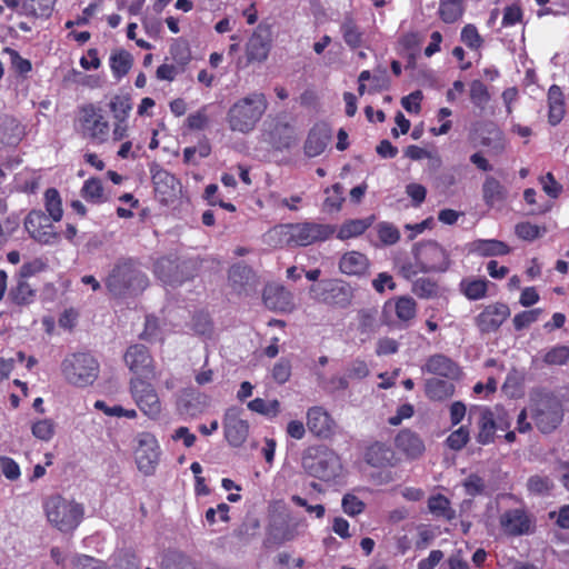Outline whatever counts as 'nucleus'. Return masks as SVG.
Wrapping results in <instances>:
<instances>
[{"mask_svg":"<svg viewBox=\"0 0 569 569\" xmlns=\"http://www.w3.org/2000/svg\"><path fill=\"white\" fill-rule=\"evenodd\" d=\"M267 108L266 96L261 92H252L231 104L226 122L231 131L247 134L256 128Z\"/></svg>","mask_w":569,"mask_h":569,"instance_id":"1","label":"nucleus"},{"mask_svg":"<svg viewBox=\"0 0 569 569\" xmlns=\"http://www.w3.org/2000/svg\"><path fill=\"white\" fill-rule=\"evenodd\" d=\"M147 286L146 274L131 260L117 263L106 279V287L113 297L136 295Z\"/></svg>","mask_w":569,"mask_h":569,"instance_id":"2","label":"nucleus"},{"mask_svg":"<svg viewBox=\"0 0 569 569\" xmlns=\"http://www.w3.org/2000/svg\"><path fill=\"white\" fill-rule=\"evenodd\" d=\"M301 463L306 472L325 482L337 478L342 469L339 457L325 446L307 448L302 455Z\"/></svg>","mask_w":569,"mask_h":569,"instance_id":"3","label":"nucleus"},{"mask_svg":"<svg viewBox=\"0 0 569 569\" xmlns=\"http://www.w3.org/2000/svg\"><path fill=\"white\" fill-rule=\"evenodd\" d=\"M61 372L66 381L78 388L91 386L99 376V363L87 352L67 356L61 362Z\"/></svg>","mask_w":569,"mask_h":569,"instance_id":"4","label":"nucleus"},{"mask_svg":"<svg viewBox=\"0 0 569 569\" xmlns=\"http://www.w3.org/2000/svg\"><path fill=\"white\" fill-rule=\"evenodd\" d=\"M48 520L60 531L73 530L80 522L83 508L76 500H47Z\"/></svg>","mask_w":569,"mask_h":569,"instance_id":"5","label":"nucleus"},{"mask_svg":"<svg viewBox=\"0 0 569 569\" xmlns=\"http://www.w3.org/2000/svg\"><path fill=\"white\" fill-rule=\"evenodd\" d=\"M532 401L531 417L538 429L543 433L555 430L562 420L561 406L557 398L539 393Z\"/></svg>","mask_w":569,"mask_h":569,"instance_id":"6","label":"nucleus"},{"mask_svg":"<svg viewBox=\"0 0 569 569\" xmlns=\"http://www.w3.org/2000/svg\"><path fill=\"white\" fill-rule=\"evenodd\" d=\"M412 253L417 266H419V270L422 273L445 272L449 269V256L436 241L415 244Z\"/></svg>","mask_w":569,"mask_h":569,"instance_id":"7","label":"nucleus"},{"mask_svg":"<svg viewBox=\"0 0 569 569\" xmlns=\"http://www.w3.org/2000/svg\"><path fill=\"white\" fill-rule=\"evenodd\" d=\"M311 291L316 292L319 301L342 309L349 307L353 299L351 286L338 279L322 281L312 287Z\"/></svg>","mask_w":569,"mask_h":569,"instance_id":"8","label":"nucleus"},{"mask_svg":"<svg viewBox=\"0 0 569 569\" xmlns=\"http://www.w3.org/2000/svg\"><path fill=\"white\" fill-rule=\"evenodd\" d=\"M287 243L306 247L329 238L333 232L329 226L305 222L286 226Z\"/></svg>","mask_w":569,"mask_h":569,"instance_id":"9","label":"nucleus"},{"mask_svg":"<svg viewBox=\"0 0 569 569\" xmlns=\"http://www.w3.org/2000/svg\"><path fill=\"white\" fill-rule=\"evenodd\" d=\"M138 469L146 476L152 475L159 461V449L156 438L148 432L139 433L134 451Z\"/></svg>","mask_w":569,"mask_h":569,"instance_id":"10","label":"nucleus"},{"mask_svg":"<svg viewBox=\"0 0 569 569\" xmlns=\"http://www.w3.org/2000/svg\"><path fill=\"white\" fill-rule=\"evenodd\" d=\"M24 227L30 237L40 243H53L59 238V234L53 231L50 217L41 210L30 211L26 218Z\"/></svg>","mask_w":569,"mask_h":569,"instance_id":"11","label":"nucleus"},{"mask_svg":"<svg viewBox=\"0 0 569 569\" xmlns=\"http://www.w3.org/2000/svg\"><path fill=\"white\" fill-rule=\"evenodd\" d=\"M131 393L138 407L148 416L156 417L161 411L159 397L154 388L147 381L134 378L130 381Z\"/></svg>","mask_w":569,"mask_h":569,"instance_id":"12","label":"nucleus"},{"mask_svg":"<svg viewBox=\"0 0 569 569\" xmlns=\"http://www.w3.org/2000/svg\"><path fill=\"white\" fill-rule=\"evenodd\" d=\"M81 121L86 132L93 140L103 142L109 136V122L104 120L102 110L94 104H86L81 108Z\"/></svg>","mask_w":569,"mask_h":569,"instance_id":"13","label":"nucleus"},{"mask_svg":"<svg viewBox=\"0 0 569 569\" xmlns=\"http://www.w3.org/2000/svg\"><path fill=\"white\" fill-rule=\"evenodd\" d=\"M224 437L232 447H240L249 436V423L240 418V412L236 408H230L223 417Z\"/></svg>","mask_w":569,"mask_h":569,"instance_id":"14","label":"nucleus"},{"mask_svg":"<svg viewBox=\"0 0 569 569\" xmlns=\"http://www.w3.org/2000/svg\"><path fill=\"white\" fill-rule=\"evenodd\" d=\"M510 316L509 307L505 303L497 302L487 306L476 319V326L483 335L497 331L506 319Z\"/></svg>","mask_w":569,"mask_h":569,"instance_id":"15","label":"nucleus"},{"mask_svg":"<svg viewBox=\"0 0 569 569\" xmlns=\"http://www.w3.org/2000/svg\"><path fill=\"white\" fill-rule=\"evenodd\" d=\"M262 299L264 306L272 311L289 312L295 308L292 293L280 284H267Z\"/></svg>","mask_w":569,"mask_h":569,"instance_id":"16","label":"nucleus"},{"mask_svg":"<svg viewBox=\"0 0 569 569\" xmlns=\"http://www.w3.org/2000/svg\"><path fill=\"white\" fill-rule=\"evenodd\" d=\"M271 47L270 32L266 28L258 27L249 38L246 46L248 62H262L268 58Z\"/></svg>","mask_w":569,"mask_h":569,"instance_id":"17","label":"nucleus"},{"mask_svg":"<svg viewBox=\"0 0 569 569\" xmlns=\"http://www.w3.org/2000/svg\"><path fill=\"white\" fill-rule=\"evenodd\" d=\"M228 279L230 286L238 295H247L251 289L256 287V273L253 270L242 263H234L228 271Z\"/></svg>","mask_w":569,"mask_h":569,"instance_id":"18","label":"nucleus"},{"mask_svg":"<svg viewBox=\"0 0 569 569\" xmlns=\"http://www.w3.org/2000/svg\"><path fill=\"white\" fill-rule=\"evenodd\" d=\"M124 361L129 369L137 375L148 377L152 372V358L142 345L131 346L124 355Z\"/></svg>","mask_w":569,"mask_h":569,"instance_id":"19","label":"nucleus"},{"mask_svg":"<svg viewBox=\"0 0 569 569\" xmlns=\"http://www.w3.org/2000/svg\"><path fill=\"white\" fill-rule=\"evenodd\" d=\"M208 407V398L192 389L184 390L177 402V408L181 415L194 418L202 413Z\"/></svg>","mask_w":569,"mask_h":569,"instance_id":"20","label":"nucleus"},{"mask_svg":"<svg viewBox=\"0 0 569 569\" xmlns=\"http://www.w3.org/2000/svg\"><path fill=\"white\" fill-rule=\"evenodd\" d=\"M422 371L453 380L460 376V369L456 362L445 355L438 353L429 357L422 367Z\"/></svg>","mask_w":569,"mask_h":569,"instance_id":"21","label":"nucleus"},{"mask_svg":"<svg viewBox=\"0 0 569 569\" xmlns=\"http://www.w3.org/2000/svg\"><path fill=\"white\" fill-rule=\"evenodd\" d=\"M307 426L317 437L328 438L333 431L335 422L321 407H312L307 412Z\"/></svg>","mask_w":569,"mask_h":569,"instance_id":"22","label":"nucleus"},{"mask_svg":"<svg viewBox=\"0 0 569 569\" xmlns=\"http://www.w3.org/2000/svg\"><path fill=\"white\" fill-rule=\"evenodd\" d=\"M501 527L511 536H521L530 532L531 519L521 510H511L501 516Z\"/></svg>","mask_w":569,"mask_h":569,"instance_id":"23","label":"nucleus"},{"mask_svg":"<svg viewBox=\"0 0 569 569\" xmlns=\"http://www.w3.org/2000/svg\"><path fill=\"white\" fill-rule=\"evenodd\" d=\"M395 442L396 447L410 459L420 457L426 449L422 439L409 429L401 430Z\"/></svg>","mask_w":569,"mask_h":569,"instance_id":"24","label":"nucleus"},{"mask_svg":"<svg viewBox=\"0 0 569 569\" xmlns=\"http://www.w3.org/2000/svg\"><path fill=\"white\" fill-rule=\"evenodd\" d=\"M152 183L157 193L164 198L172 197L179 190V181L177 178L160 168L158 164L151 167Z\"/></svg>","mask_w":569,"mask_h":569,"instance_id":"25","label":"nucleus"},{"mask_svg":"<svg viewBox=\"0 0 569 569\" xmlns=\"http://www.w3.org/2000/svg\"><path fill=\"white\" fill-rule=\"evenodd\" d=\"M330 139L331 133L327 127L317 126L312 128L305 142V153L310 158L321 154L327 148Z\"/></svg>","mask_w":569,"mask_h":569,"instance_id":"26","label":"nucleus"},{"mask_svg":"<svg viewBox=\"0 0 569 569\" xmlns=\"http://www.w3.org/2000/svg\"><path fill=\"white\" fill-rule=\"evenodd\" d=\"M369 267L367 257L358 251L345 253L339 261V269L348 276H361Z\"/></svg>","mask_w":569,"mask_h":569,"instance_id":"27","label":"nucleus"},{"mask_svg":"<svg viewBox=\"0 0 569 569\" xmlns=\"http://www.w3.org/2000/svg\"><path fill=\"white\" fill-rule=\"evenodd\" d=\"M272 144L281 150L290 148L297 140L295 128L286 122L278 120L270 131Z\"/></svg>","mask_w":569,"mask_h":569,"instance_id":"28","label":"nucleus"},{"mask_svg":"<svg viewBox=\"0 0 569 569\" xmlns=\"http://www.w3.org/2000/svg\"><path fill=\"white\" fill-rule=\"evenodd\" d=\"M470 251L481 257L503 256L510 252L507 243L496 239H479L470 244Z\"/></svg>","mask_w":569,"mask_h":569,"instance_id":"29","label":"nucleus"},{"mask_svg":"<svg viewBox=\"0 0 569 569\" xmlns=\"http://www.w3.org/2000/svg\"><path fill=\"white\" fill-rule=\"evenodd\" d=\"M507 189L495 177L488 176L482 184V198L487 206L502 203L507 198Z\"/></svg>","mask_w":569,"mask_h":569,"instance_id":"30","label":"nucleus"},{"mask_svg":"<svg viewBox=\"0 0 569 569\" xmlns=\"http://www.w3.org/2000/svg\"><path fill=\"white\" fill-rule=\"evenodd\" d=\"M393 451L381 442H376L367 449L366 461L372 467L382 468L391 465Z\"/></svg>","mask_w":569,"mask_h":569,"instance_id":"31","label":"nucleus"},{"mask_svg":"<svg viewBox=\"0 0 569 569\" xmlns=\"http://www.w3.org/2000/svg\"><path fill=\"white\" fill-rule=\"evenodd\" d=\"M480 142L495 153H501L505 150L503 133L495 123H487L482 128Z\"/></svg>","mask_w":569,"mask_h":569,"instance_id":"32","label":"nucleus"},{"mask_svg":"<svg viewBox=\"0 0 569 569\" xmlns=\"http://www.w3.org/2000/svg\"><path fill=\"white\" fill-rule=\"evenodd\" d=\"M56 0H24L20 7V14L33 18H48L51 16Z\"/></svg>","mask_w":569,"mask_h":569,"instance_id":"33","label":"nucleus"},{"mask_svg":"<svg viewBox=\"0 0 569 569\" xmlns=\"http://www.w3.org/2000/svg\"><path fill=\"white\" fill-rule=\"evenodd\" d=\"M306 530V525L301 521H289L283 528L272 526L270 536L277 543L291 541L298 536L302 535Z\"/></svg>","mask_w":569,"mask_h":569,"instance_id":"34","label":"nucleus"},{"mask_svg":"<svg viewBox=\"0 0 569 569\" xmlns=\"http://www.w3.org/2000/svg\"><path fill=\"white\" fill-rule=\"evenodd\" d=\"M548 102L549 122L552 126H556L561 121L565 114L563 96L561 89L558 86L553 84L549 88Z\"/></svg>","mask_w":569,"mask_h":569,"instance_id":"35","label":"nucleus"},{"mask_svg":"<svg viewBox=\"0 0 569 569\" xmlns=\"http://www.w3.org/2000/svg\"><path fill=\"white\" fill-rule=\"evenodd\" d=\"M342 38L347 46L356 49L362 44L363 33L351 16H346L340 26Z\"/></svg>","mask_w":569,"mask_h":569,"instance_id":"36","label":"nucleus"},{"mask_svg":"<svg viewBox=\"0 0 569 569\" xmlns=\"http://www.w3.org/2000/svg\"><path fill=\"white\" fill-rule=\"evenodd\" d=\"M455 386L448 380L430 378L426 381V395L432 400H443L451 397Z\"/></svg>","mask_w":569,"mask_h":569,"instance_id":"37","label":"nucleus"},{"mask_svg":"<svg viewBox=\"0 0 569 569\" xmlns=\"http://www.w3.org/2000/svg\"><path fill=\"white\" fill-rule=\"evenodd\" d=\"M465 0H440L439 16L445 23L458 21L463 13Z\"/></svg>","mask_w":569,"mask_h":569,"instance_id":"38","label":"nucleus"},{"mask_svg":"<svg viewBox=\"0 0 569 569\" xmlns=\"http://www.w3.org/2000/svg\"><path fill=\"white\" fill-rule=\"evenodd\" d=\"M497 428L493 413L488 409L483 410L480 418V430L477 436L478 442L482 445L490 443L493 440Z\"/></svg>","mask_w":569,"mask_h":569,"instance_id":"39","label":"nucleus"},{"mask_svg":"<svg viewBox=\"0 0 569 569\" xmlns=\"http://www.w3.org/2000/svg\"><path fill=\"white\" fill-rule=\"evenodd\" d=\"M161 566L162 569H198L189 556L178 551L168 552L163 557Z\"/></svg>","mask_w":569,"mask_h":569,"instance_id":"40","label":"nucleus"},{"mask_svg":"<svg viewBox=\"0 0 569 569\" xmlns=\"http://www.w3.org/2000/svg\"><path fill=\"white\" fill-rule=\"evenodd\" d=\"M132 56L126 50H118L110 57V64L113 74L121 78L129 72L132 66Z\"/></svg>","mask_w":569,"mask_h":569,"instance_id":"41","label":"nucleus"},{"mask_svg":"<svg viewBox=\"0 0 569 569\" xmlns=\"http://www.w3.org/2000/svg\"><path fill=\"white\" fill-rule=\"evenodd\" d=\"M109 108L116 121L126 122L132 110L131 99L129 96H114L109 103Z\"/></svg>","mask_w":569,"mask_h":569,"instance_id":"42","label":"nucleus"},{"mask_svg":"<svg viewBox=\"0 0 569 569\" xmlns=\"http://www.w3.org/2000/svg\"><path fill=\"white\" fill-rule=\"evenodd\" d=\"M46 209L53 221H60L63 214L62 201L57 189L50 188L44 192Z\"/></svg>","mask_w":569,"mask_h":569,"instance_id":"43","label":"nucleus"},{"mask_svg":"<svg viewBox=\"0 0 569 569\" xmlns=\"http://www.w3.org/2000/svg\"><path fill=\"white\" fill-rule=\"evenodd\" d=\"M461 290L470 300H479L487 295L488 281L485 279L463 280Z\"/></svg>","mask_w":569,"mask_h":569,"instance_id":"44","label":"nucleus"},{"mask_svg":"<svg viewBox=\"0 0 569 569\" xmlns=\"http://www.w3.org/2000/svg\"><path fill=\"white\" fill-rule=\"evenodd\" d=\"M412 292L419 298L430 299L439 295V286L429 278H419L413 282Z\"/></svg>","mask_w":569,"mask_h":569,"instance_id":"45","label":"nucleus"},{"mask_svg":"<svg viewBox=\"0 0 569 569\" xmlns=\"http://www.w3.org/2000/svg\"><path fill=\"white\" fill-rule=\"evenodd\" d=\"M369 227V222L365 219H355L345 222L339 231H338V238L341 240H346L349 238H353L357 236L362 234L367 228Z\"/></svg>","mask_w":569,"mask_h":569,"instance_id":"46","label":"nucleus"},{"mask_svg":"<svg viewBox=\"0 0 569 569\" xmlns=\"http://www.w3.org/2000/svg\"><path fill=\"white\" fill-rule=\"evenodd\" d=\"M378 310L375 308L361 309L358 312L359 330L361 333H373L378 329Z\"/></svg>","mask_w":569,"mask_h":569,"instance_id":"47","label":"nucleus"},{"mask_svg":"<svg viewBox=\"0 0 569 569\" xmlns=\"http://www.w3.org/2000/svg\"><path fill=\"white\" fill-rule=\"evenodd\" d=\"M469 93L471 102L477 108L483 110L487 107L490 100V94L488 92L487 87L480 80H473L470 83Z\"/></svg>","mask_w":569,"mask_h":569,"instance_id":"48","label":"nucleus"},{"mask_svg":"<svg viewBox=\"0 0 569 569\" xmlns=\"http://www.w3.org/2000/svg\"><path fill=\"white\" fill-rule=\"evenodd\" d=\"M416 301L410 297H401L396 301L395 311L399 320L409 321L416 317Z\"/></svg>","mask_w":569,"mask_h":569,"instance_id":"49","label":"nucleus"},{"mask_svg":"<svg viewBox=\"0 0 569 569\" xmlns=\"http://www.w3.org/2000/svg\"><path fill=\"white\" fill-rule=\"evenodd\" d=\"M248 408L263 416L276 417L280 411V403L278 400L267 402L261 398H256L248 402Z\"/></svg>","mask_w":569,"mask_h":569,"instance_id":"50","label":"nucleus"},{"mask_svg":"<svg viewBox=\"0 0 569 569\" xmlns=\"http://www.w3.org/2000/svg\"><path fill=\"white\" fill-rule=\"evenodd\" d=\"M82 197L92 202L103 201V187L98 178L87 180L81 190Z\"/></svg>","mask_w":569,"mask_h":569,"instance_id":"51","label":"nucleus"},{"mask_svg":"<svg viewBox=\"0 0 569 569\" xmlns=\"http://www.w3.org/2000/svg\"><path fill=\"white\" fill-rule=\"evenodd\" d=\"M569 360V347L556 346L543 356V362L548 366H563Z\"/></svg>","mask_w":569,"mask_h":569,"instance_id":"52","label":"nucleus"},{"mask_svg":"<svg viewBox=\"0 0 569 569\" xmlns=\"http://www.w3.org/2000/svg\"><path fill=\"white\" fill-rule=\"evenodd\" d=\"M31 432L33 437L42 441H49L52 439L56 432V426L50 419L38 420L32 423Z\"/></svg>","mask_w":569,"mask_h":569,"instance_id":"53","label":"nucleus"},{"mask_svg":"<svg viewBox=\"0 0 569 569\" xmlns=\"http://www.w3.org/2000/svg\"><path fill=\"white\" fill-rule=\"evenodd\" d=\"M527 487L531 495L546 496L550 493L552 482L547 477L532 476L528 479Z\"/></svg>","mask_w":569,"mask_h":569,"instance_id":"54","label":"nucleus"},{"mask_svg":"<svg viewBox=\"0 0 569 569\" xmlns=\"http://www.w3.org/2000/svg\"><path fill=\"white\" fill-rule=\"evenodd\" d=\"M429 510L433 516L446 520H451L456 516L450 507V500H429Z\"/></svg>","mask_w":569,"mask_h":569,"instance_id":"55","label":"nucleus"},{"mask_svg":"<svg viewBox=\"0 0 569 569\" xmlns=\"http://www.w3.org/2000/svg\"><path fill=\"white\" fill-rule=\"evenodd\" d=\"M273 380L279 383H286L291 377V362L289 359L281 358L272 368Z\"/></svg>","mask_w":569,"mask_h":569,"instance_id":"56","label":"nucleus"},{"mask_svg":"<svg viewBox=\"0 0 569 569\" xmlns=\"http://www.w3.org/2000/svg\"><path fill=\"white\" fill-rule=\"evenodd\" d=\"M33 296V290L31 289L30 284L26 281L20 279L18 281V284L10 291L11 299L18 303L23 305L29 302V299Z\"/></svg>","mask_w":569,"mask_h":569,"instance_id":"57","label":"nucleus"},{"mask_svg":"<svg viewBox=\"0 0 569 569\" xmlns=\"http://www.w3.org/2000/svg\"><path fill=\"white\" fill-rule=\"evenodd\" d=\"M462 485L465 487L466 493L469 496L487 495L485 480L476 473H472L466 478Z\"/></svg>","mask_w":569,"mask_h":569,"instance_id":"58","label":"nucleus"},{"mask_svg":"<svg viewBox=\"0 0 569 569\" xmlns=\"http://www.w3.org/2000/svg\"><path fill=\"white\" fill-rule=\"evenodd\" d=\"M369 373L370 370L367 362L361 359H355L346 368V375L351 380H361L369 376Z\"/></svg>","mask_w":569,"mask_h":569,"instance_id":"59","label":"nucleus"},{"mask_svg":"<svg viewBox=\"0 0 569 569\" xmlns=\"http://www.w3.org/2000/svg\"><path fill=\"white\" fill-rule=\"evenodd\" d=\"M469 441V430L467 427L462 426L452 433L449 435L446 442L448 447L452 450L462 449L467 442Z\"/></svg>","mask_w":569,"mask_h":569,"instance_id":"60","label":"nucleus"},{"mask_svg":"<svg viewBox=\"0 0 569 569\" xmlns=\"http://www.w3.org/2000/svg\"><path fill=\"white\" fill-rule=\"evenodd\" d=\"M209 124L207 107H202L194 113H190L187 118V126L191 130H202Z\"/></svg>","mask_w":569,"mask_h":569,"instance_id":"61","label":"nucleus"},{"mask_svg":"<svg viewBox=\"0 0 569 569\" xmlns=\"http://www.w3.org/2000/svg\"><path fill=\"white\" fill-rule=\"evenodd\" d=\"M540 313L541 309H532L516 315L513 318V326L516 330H522L529 327L531 323L538 320Z\"/></svg>","mask_w":569,"mask_h":569,"instance_id":"62","label":"nucleus"},{"mask_svg":"<svg viewBox=\"0 0 569 569\" xmlns=\"http://www.w3.org/2000/svg\"><path fill=\"white\" fill-rule=\"evenodd\" d=\"M72 565L73 569H107L101 560L86 555L74 557Z\"/></svg>","mask_w":569,"mask_h":569,"instance_id":"63","label":"nucleus"},{"mask_svg":"<svg viewBox=\"0 0 569 569\" xmlns=\"http://www.w3.org/2000/svg\"><path fill=\"white\" fill-rule=\"evenodd\" d=\"M461 40L471 49H477L481 46V38L477 28L473 24H467L461 31Z\"/></svg>","mask_w":569,"mask_h":569,"instance_id":"64","label":"nucleus"}]
</instances>
